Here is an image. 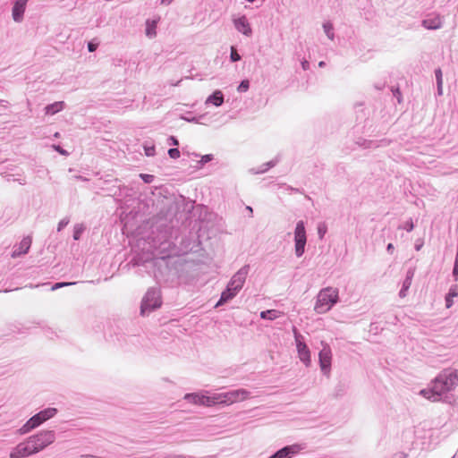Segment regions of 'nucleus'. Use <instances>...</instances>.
Instances as JSON below:
<instances>
[{"mask_svg":"<svg viewBox=\"0 0 458 458\" xmlns=\"http://www.w3.org/2000/svg\"><path fill=\"white\" fill-rule=\"evenodd\" d=\"M56 413L57 410L51 407L40 411L27 420V422L19 429V433L21 435L29 433L34 428L39 427L45 421L54 418Z\"/></svg>","mask_w":458,"mask_h":458,"instance_id":"6","label":"nucleus"},{"mask_svg":"<svg viewBox=\"0 0 458 458\" xmlns=\"http://www.w3.org/2000/svg\"><path fill=\"white\" fill-rule=\"evenodd\" d=\"M201 405L207 406V407L215 405L214 401L211 399V395L208 396V395L202 394Z\"/></svg>","mask_w":458,"mask_h":458,"instance_id":"32","label":"nucleus"},{"mask_svg":"<svg viewBox=\"0 0 458 458\" xmlns=\"http://www.w3.org/2000/svg\"><path fill=\"white\" fill-rule=\"evenodd\" d=\"M65 106L64 101H57L53 104H49L45 107V113L48 115H54L58 112L62 111Z\"/></svg>","mask_w":458,"mask_h":458,"instance_id":"20","label":"nucleus"},{"mask_svg":"<svg viewBox=\"0 0 458 458\" xmlns=\"http://www.w3.org/2000/svg\"><path fill=\"white\" fill-rule=\"evenodd\" d=\"M282 312L277 310H267L260 312V318L267 320H275L281 316Z\"/></svg>","mask_w":458,"mask_h":458,"instance_id":"23","label":"nucleus"},{"mask_svg":"<svg viewBox=\"0 0 458 458\" xmlns=\"http://www.w3.org/2000/svg\"><path fill=\"white\" fill-rule=\"evenodd\" d=\"M318 66H319V67H321V68H322V67H325V66H326V63H325L324 61H320V62L318 63Z\"/></svg>","mask_w":458,"mask_h":458,"instance_id":"55","label":"nucleus"},{"mask_svg":"<svg viewBox=\"0 0 458 458\" xmlns=\"http://www.w3.org/2000/svg\"><path fill=\"white\" fill-rule=\"evenodd\" d=\"M38 286H39V284H36V285H32V284H30V288L38 287Z\"/></svg>","mask_w":458,"mask_h":458,"instance_id":"57","label":"nucleus"},{"mask_svg":"<svg viewBox=\"0 0 458 458\" xmlns=\"http://www.w3.org/2000/svg\"><path fill=\"white\" fill-rule=\"evenodd\" d=\"M293 234L294 254L297 258H301L305 252V247L307 243L306 228L302 220H300L296 223Z\"/></svg>","mask_w":458,"mask_h":458,"instance_id":"8","label":"nucleus"},{"mask_svg":"<svg viewBox=\"0 0 458 458\" xmlns=\"http://www.w3.org/2000/svg\"><path fill=\"white\" fill-rule=\"evenodd\" d=\"M250 88V81L248 80H243L241 81V83L239 84V86L237 87V91L238 92H246Z\"/></svg>","mask_w":458,"mask_h":458,"instance_id":"31","label":"nucleus"},{"mask_svg":"<svg viewBox=\"0 0 458 458\" xmlns=\"http://www.w3.org/2000/svg\"><path fill=\"white\" fill-rule=\"evenodd\" d=\"M54 430H41L18 444L10 453V458H26L44 450L55 441Z\"/></svg>","mask_w":458,"mask_h":458,"instance_id":"2","label":"nucleus"},{"mask_svg":"<svg viewBox=\"0 0 458 458\" xmlns=\"http://www.w3.org/2000/svg\"><path fill=\"white\" fill-rule=\"evenodd\" d=\"M458 385V372L445 370L440 373L431 383V386L420 390V394L432 401H440L442 395L453 390Z\"/></svg>","mask_w":458,"mask_h":458,"instance_id":"3","label":"nucleus"},{"mask_svg":"<svg viewBox=\"0 0 458 458\" xmlns=\"http://www.w3.org/2000/svg\"><path fill=\"white\" fill-rule=\"evenodd\" d=\"M78 178H79V179H81V180H83V181H87V179L82 178L81 176H79Z\"/></svg>","mask_w":458,"mask_h":458,"instance_id":"58","label":"nucleus"},{"mask_svg":"<svg viewBox=\"0 0 458 458\" xmlns=\"http://www.w3.org/2000/svg\"><path fill=\"white\" fill-rule=\"evenodd\" d=\"M421 26L426 30H439L443 27V17L439 13H428L421 21Z\"/></svg>","mask_w":458,"mask_h":458,"instance_id":"12","label":"nucleus"},{"mask_svg":"<svg viewBox=\"0 0 458 458\" xmlns=\"http://www.w3.org/2000/svg\"><path fill=\"white\" fill-rule=\"evenodd\" d=\"M162 304L160 290L156 287L149 288L145 293L140 305V314L148 315L158 309Z\"/></svg>","mask_w":458,"mask_h":458,"instance_id":"7","label":"nucleus"},{"mask_svg":"<svg viewBox=\"0 0 458 458\" xmlns=\"http://www.w3.org/2000/svg\"><path fill=\"white\" fill-rule=\"evenodd\" d=\"M301 68L304 71H308L310 69V63L308 60H306V59L301 60Z\"/></svg>","mask_w":458,"mask_h":458,"instance_id":"46","label":"nucleus"},{"mask_svg":"<svg viewBox=\"0 0 458 458\" xmlns=\"http://www.w3.org/2000/svg\"><path fill=\"white\" fill-rule=\"evenodd\" d=\"M287 191H289L290 192H300L299 189L291 186L287 187Z\"/></svg>","mask_w":458,"mask_h":458,"instance_id":"52","label":"nucleus"},{"mask_svg":"<svg viewBox=\"0 0 458 458\" xmlns=\"http://www.w3.org/2000/svg\"><path fill=\"white\" fill-rule=\"evenodd\" d=\"M55 149L62 155H67L66 150L63 149L60 146H54Z\"/></svg>","mask_w":458,"mask_h":458,"instance_id":"48","label":"nucleus"},{"mask_svg":"<svg viewBox=\"0 0 458 458\" xmlns=\"http://www.w3.org/2000/svg\"><path fill=\"white\" fill-rule=\"evenodd\" d=\"M435 76L437 84H443V73L440 68L435 70Z\"/></svg>","mask_w":458,"mask_h":458,"instance_id":"37","label":"nucleus"},{"mask_svg":"<svg viewBox=\"0 0 458 458\" xmlns=\"http://www.w3.org/2000/svg\"><path fill=\"white\" fill-rule=\"evenodd\" d=\"M2 105H4V103H7V101L1 100Z\"/></svg>","mask_w":458,"mask_h":458,"instance_id":"59","label":"nucleus"},{"mask_svg":"<svg viewBox=\"0 0 458 458\" xmlns=\"http://www.w3.org/2000/svg\"><path fill=\"white\" fill-rule=\"evenodd\" d=\"M98 47V44L95 43L93 41H90L88 43V50L90 53L95 52L97 50Z\"/></svg>","mask_w":458,"mask_h":458,"instance_id":"41","label":"nucleus"},{"mask_svg":"<svg viewBox=\"0 0 458 458\" xmlns=\"http://www.w3.org/2000/svg\"><path fill=\"white\" fill-rule=\"evenodd\" d=\"M326 232H327V228L325 226H321V225L318 226V233L319 238H323Z\"/></svg>","mask_w":458,"mask_h":458,"instance_id":"45","label":"nucleus"},{"mask_svg":"<svg viewBox=\"0 0 458 458\" xmlns=\"http://www.w3.org/2000/svg\"><path fill=\"white\" fill-rule=\"evenodd\" d=\"M224 404L230 405L237 402L244 401L250 397V392L241 388L236 390H232L226 393H223Z\"/></svg>","mask_w":458,"mask_h":458,"instance_id":"11","label":"nucleus"},{"mask_svg":"<svg viewBox=\"0 0 458 458\" xmlns=\"http://www.w3.org/2000/svg\"><path fill=\"white\" fill-rule=\"evenodd\" d=\"M159 21V16L146 21L145 35L147 38L152 39L157 37V28Z\"/></svg>","mask_w":458,"mask_h":458,"instance_id":"17","label":"nucleus"},{"mask_svg":"<svg viewBox=\"0 0 458 458\" xmlns=\"http://www.w3.org/2000/svg\"><path fill=\"white\" fill-rule=\"evenodd\" d=\"M137 268L135 273L143 276L152 274L158 284L174 286L179 283V266L171 257H153L151 254L134 256L128 264Z\"/></svg>","mask_w":458,"mask_h":458,"instance_id":"1","label":"nucleus"},{"mask_svg":"<svg viewBox=\"0 0 458 458\" xmlns=\"http://www.w3.org/2000/svg\"><path fill=\"white\" fill-rule=\"evenodd\" d=\"M455 297H458V284L451 285L445 297L446 309H450L454 305V298Z\"/></svg>","mask_w":458,"mask_h":458,"instance_id":"19","label":"nucleus"},{"mask_svg":"<svg viewBox=\"0 0 458 458\" xmlns=\"http://www.w3.org/2000/svg\"><path fill=\"white\" fill-rule=\"evenodd\" d=\"M278 160L277 159H273V160H270L267 163H264L260 165L259 168L258 169H251V172L254 174H264L266 173L267 171H268L270 168L274 167L276 164H277Z\"/></svg>","mask_w":458,"mask_h":458,"instance_id":"22","label":"nucleus"},{"mask_svg":"<svg viewBox=\"0 0 458 458\" xmlns=\"http://www.w3.org/2000/svg\"><path fill=\"white\" fill-rule=\"evenodd\" d=\"M77 282H60V283H55V284H53L51 286V291H55V290H58L62 287H64V286H69V285H73V284H76Z\"/></svg>","mask_w":458,"mask_h":458,"instance_id":"30","label":"nucleus"},{"mask_svg":"<svg viewBox=\"0 0 458 458\" xmlns=\"http://www.w3.org/2000/svg\"><path fill=\"white\" fill-rule=\"evenodd\" d=\"M246 209H247L248 211H250V214L253 212L252 208H251V207H250V206H247V207H246Z\"/></svg>","mask_w":458,"mask_h":458,"instance_id":"56","label":"nucleus"},{"mask_svg":"<svg viewBox=\"0 0 458 458\" xmlns=\"http://www.w3.org/2000/svg\"><path fill=\"white\" fill-rule=\"evenodd\" d=\"M453 277L454 281L458 280V263H454V268H453Z\"/></svg>","mask_w":458,"mask_h":458,"instance_id":"43","label":"nucleus"},{"mask_svg":"<svg viewBox=\"0 0 458 458\" xmlns=\"http://www.w3.org/2000/svg\"><path fill=\"white\" fill-rule=\"evenodd\" d=\"M394 97L397 99V102L402 103V93L398 88L392 89Z\"/></svg>","mask_w":458,"mask_h":458,"instance_id":"39","label":"nucleus"},{"mask_svg":"<svg viewBox=\"0 0 458 458\" xmlns=\"http://www.w3.org/2000/svg\"><path fill=\"white\" fill-rule=\"evenodd\" d=\"M386 250L389 252V253H392L393 250H394V245L393 243H388L387 246H386Z\"/></svg>","mask_w":458,"mask_h":458,"instance_id":"51","label":"nucleus"},{"mask_svg":"<svg viewBox=\"0 0 458 458\" xmlns=\"http://www.w3.org/2000/svg\"><path fill=\"white\" fill-rule=\"evenodd\" d=\"M322 349L318 353V362L321 371L324 375L328 376L331 370L332 352L331 348L326 342H321Z\"/></svg>","mask_w":458,"mask_h":458,"instance_id":"10","label":"nucleus"},{"mask_svg":"<svg viewBox=\"0 0 458 458\" xmlns=\"http://www.w3.org/2000/svg\"><path fill=\"white\" fill-rule=\"evenodd\" d=\"M140 177L146 183H150L154 178L153 175L145 174H140Z\"/></svg>","mask_w":458,"mask_h":458,"instance_id":"40","label":"nucleus"},{"mask_svg":"<svg viewBox=\"0 0 458 458\" xmlns=\"http://www.w3.org/2000/svg\"><path fill=\"white\" fill-rule=\"evenodd\" d=\"M174 0H161L160 4L163 5H169Z\"/></svg>","mask_w":458,"mask_h":458,"instance_id":"53","label":"nucleus"},{"mask_svg":"<svg viewBox=\"0 0 458 458\" xmlns=\"http://www.w3.org/2000/svg\"><path fill=\"white\" fill-rule=\"evenodd\" d=\"M416 250H420V245H417L416 246Z\"/></svg>","mask_w":458,"mask_h":458,"instance_id":"61","label":"nucleus"},{"mask_svg":"<svg viewBox=\"0 0 458 458\" xmlns=\"http://www.w3.org/2000/svg\"><path fill=\"white\" fill-rule=\"evenodd\" d=\"M224 94L221 90L216 89L211 95H209L206 101L205 105H213L216 107L221 106L224 104Z\"/></svg>","mask_w":458,"mask_h":458,"instance_id":"18","label":"nucleus"},{"mask_svg":"<svg viewBox=\"0 0 458 458\" xmlns=\"http://www.w3.org/2000/svg\"><path fill=\"white\" fill-rule=\"evenodd\" d=\"M85 230L86 226L83 224H76L73 227V240L79 241Z\"/></svg>","mask_w":458,"mask_h":458,"instance_id":"26","label":"nucleus"},{"mask_svg":"<svg viewBox=\"0 0 458 458\" xmlns=\"http://www.w3.org/2000/svg\"><path fill=\"white\" fill-rule=\"evenodd\" d=\"M323 30L327 38L331 40L334 39L335 34H334V26L330 21H327L323 23Z\"/></svg>","mask_w":458,"mask_h":458,"instance_id":"27","label":"nucleus"},{"mask_svg":"<svg viewBox=\"0 0 458 458\" xmlns=\"http://www.w3.org/2000/svg\"><path fill=\"white\" fill-rule=\"evenodd\" d=\"M168 142H169V144L174 145V146L179 145V141L176 139V137H174V136H170L168 138Z\"/></svg>","mask_w":458,"mask_h":458,"instance_id":"47","label":"nucleus"},{"mask_svg":"<svg viewBox=\"0 0 458 458\" xmlns=\"http://www.w3.org/2000/svg\"><path fill=\"white\" fill-rule=\"evenodd\" d=\"M414 274H415V269L414 268H409L406 272V276H405V279L404 280H408V282H412V278L414 276Z\"/></svg>","mask_w":458,"mask_h":458,"instance_id":"38","label":"nucleus"},{"mask_svg":"<svg viewBox=\"0 0 458 458\" xmlns=\"http://www.w3.org/2000/svg\"><path fill=\"white\" fill-rule=\"evenodd\" d=\"M339 301V290L335 287L322 288L316 298L314 310L317 314L329 311Z\"/></svg>","mask_w":458,"mask_h":458,"instance_id":"5","label":"nucleus"},{"mask_svg":"<svg viewBox=\"0 0 458 458\" xmlns=\"http://www.w3.org/2000/svg\"><path fill=\"white\" fill-rule=\"evenodd\" d=\"M213 159V156L211 154H207V155H204L202 156L201 157V160H200V164L201 165H204L206 163H208L209 161H211Z\"/></svg>","mask_w":458,"mask_h":458,"instance_id":"42","label":"nucleus"},{"mask_svg":"<svg viewBox=\"0 0 458 458\" xmlns=\"http://www.w3.org/2000/svg\"><path fill=\"white\" fill-rule=\"evenodd\" d=\"M183 399L193 404L201 405L202 394L199 393L186 394Z\"/></svg>","mask_w":458,"mask_h":458,"instance_id":"24","label":"nucleus"},{"mask_svg":"<svg viewBox=\"0 0 458 458\" xmlns=\"http://www.w3.org/2000/svg\"><path fill=\"white\" fill-rule=\"evenodd\" d=\"M211 399L214 401V404H224L225 398L223 397V393L214 394L211 395Z\"/></svg>","mask_w":458,"mask_h":458,"instance_id":"33","label":"nucleus"},{"mask_svg":"<svg viewBox=\"0 0 458 458\" xmlns=\"http://www.w3.org/2000/svg\"><path fill=\"white\" fill-rule=\"evenodd\" d=\"M168 155L171 158L176 159L180 157V151L177 148H172L168 149Z\"/></svg>","mask_w":458,"mask_h":458,"instance_id":"35","label":"nucleus"},{"mask_svg":"<svg viewBox=\"0 0 458 458\" xmlns=\"http://www.w3.org/2000/svg\"><path fill=\"white\" fill-rule=\"evenodd\" d=\"M250 271V266L244 265L230 279L225 291L222 292L216 306L223 305L228 301L234 298L237 293L242 290L246 281Z\"/></svg>","mask_w":458,"mask_h":458,"instance_id":"4","label":"nucleus"},{"mask_svg":"<svg viewBox=\"0 0 458 458\" xmlns=\"http://www.w3.org/2000/svg\"><path fill=\"white\" fill-rule=\"evenodd\" d=\"M400 228L406 230L407 232H411L414 228V224L412 219H409L406 221Z\"/></svg>","mask_w":458,"mask_h":458,"instance_id":"34","label":"nucleus"},{"mask_svg":"<svg viewBox=\"0 0 458 458\" xmlns=\"http://www.w3.org/2000/svg\"><path fill=\"white\" fill-rule=\"evenodd\" d=\"M32 239L30 236H25L19 244L13 246L11 257L16 259L21 255L27 254L30 249Z\"/></svg>","mask_w":458,"mask_h":458,"instance_id":"15","label":"nucleus"},{"mask_svg":"<svg viewBox=\"0 0 458 458\" xmlns=\"http://www.w3.org/2000/svg\"><path fill=\"white\" fill-rule=\"evenodd\" d=\"M29 0H15L12 9V16L15 22H21L23 20L26 5Z\"/></svg>","mask_w":458,"mask_h":458,"instance_id":"16","label":"nucleus"},{"mask_svg":"<svg viewBox=\"0 0 458 458\" xmlns=\"http://www.w3.org/2000/svg\"><path fill=\"white\" fill-rule=\"evenodd\" d=\"M233 23L235 30L246 37L252 36V29L248 18L245 15H242L233 19Z\"/></svg>","mask_w":458,"mask_h":458,"instance_id":"14","label":"nucleus"},{"mask_svg":"<svg viewBox=\"0 0 458 458\" xmlns=\"http://www.w3.org/2000/svg\"><path fill=\"white\" fill-rule=\"evenodd\" d=\"M69 222H70V219L68 217H64L63 219H61L57 225V231L58 232L62 231L65 226L68 225Z\"/></svg>","mask_w":458,"mask_h":458,"instance_id":"36","label":"nucleus"},{"mask_svg":"<svg viewBox=\"0 0 458 458\" xmlns=\"http://www.w3.org/2000/svg\"><path fill=\"white\" fill-rule=\"evenodd\" d=\"M393 458H406L405 454L403 453L396 454Z\"/></svg>","mask_w":458,"mask_h":458,"instance_id":"54","label":"nucleus"},{"mask_svg":"<svg viewBox=\"0 0 458 458\" xmlns=\"http://www.w3.org/2000/svg\"><path fill=\"white\" fill-rule=\"evenodd\" d=\"M164 458H186V456H184L182 454H170V455L165 456Z\"/></svg>","mask_w":458,"mask_h":458,"instance_id":"49","label":"nucleus"},{"mask_svg":"<svg viewBox=\"0 0 458 458\" xmlns=\"http://www.w3.org/2000/svg\"><path fill=\"white\" fill-rule=\"evenodd\" d=\"M411 283L408 282V280H403L402 288L399 292V296L401 298H404L407 295V292L409 288L411 287Z\"/></svg>","mask_w":458,"mask_h":458,"instance_id":"28","label":"nucleus"},{"mask_svg":"<svg viewBox=\"0 0 458 458\" xmlns=\"http://www.w3.org/2000/svg\"><path fill=\"white\" fill-rule=\"evenodd\" d=\"M386 140H380V144L377 140H360L357 141V144L363 148H375L381 145H387Z\"/></svg>","mask_w":458,"mask_h":458,"instance_id":"21","label":"nucleus"},{"mask_svg":"<svg viewBox=\"0 0 458 458\" xmlns=\"http://www.w3.org/2000/svg\"><path fill=\"white\" fill-rule=\"evenodd\" d=\"M293 333L296 344L298 356L301 361L303 362L306 367H310L311 364L310 351L304 342V337L300 334L295 327H293Z\"/></svg>","mask_w":458,"mask_h":458,"instance_id":"9","label":"nucleus"},{"mask_svg":"<svg viewBox=\"0 0 458 458\" xmlns=\"http://www.w3.org/2000/svg\"><path fill=\"white\" fill-rule=\"evenodd\" d=\"M181 119L185 120V121L190 122V123H198L199 122L198 118L194 117V116L188 117V116L182 115Z\"/></svg>","mask_w":458,"mask_h":458,"instance_id":"44","label":"nucleus"},{"mask_svg":"<svg viewBox=\"0 0 458 458\" xmlns=\"http://www.w3.org/2000/svg\"><path fill=\"white\" fill-rule=\"evenodd\" d=\"M304 448L305 446L302 444H293L291 445H286L276 451L269 458H292L293 455L299 454Z\"/></svg>","mask_w":458,"mask_h":458,"instance_id":"13","label":"nucleus"},{"mask_svg":"<svg viewBox=\"0 0 458 458\" xmlns=\"http://www.w3.org/2000/svg\"><path fill=\"white\" fill-rule=\"evenodd\" d=\"M437 95L442 96L443 95V84H437Z\"/></svg>","mask_w":458,"mask_h":458,"instance_id":"50","label":"nucleus"},{"mask_svg":"<svg viewBox=\"0 0 458 458\" xmlns=\"http://www.w3.org/2000/svg\"><path fill=\"white\" fill-rule=\"evenodd\" d=\"M2 105H4V103H7V101L1 100Z\"/></svg>","mask_w":458,"mask_h":458,"instance_id":"60","label":"nucleus"},{"mask_svg":"<svg viewBox=\"0 0 458 458\" xmlns=\"http://www.w3.org/2000/svg\"><path fill=\"white\" fill-rule=\"evenodd\" d=\"M242 59L241 55L237 52V49L235 47H231V54H230V60L231 62H238Z\"/></svg>","mask_w":458,"mask_h":458,"instance_id":"29","label":"nucleus"},{"mask_svg":"<svg viewBox=\"0 0 458 458\" xmlns=\"http://www.w3.org/2000/svg\"><path fill=\"white\" fill-rule=\"evenodd\" d=\"M144 153L147 157H153L156 154V147L154 142L147 140L143 143Z\"/></svg>","mask_w":458,"mask_h":458,"instance_id":"25","label":"nucleus"}]
</instances>
